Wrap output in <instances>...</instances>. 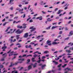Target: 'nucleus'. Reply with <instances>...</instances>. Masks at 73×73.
<instances>
[{"mask_svg":"<svg viewBox=\"0 0 73 73\" xmlns=\"http://www.w3.org/2000/svg\"><path fill=\"white\" fill-rule=\"evenodd\" d=\"M7 46H3L2 47V49H3L2 50L3 52H5V49H7Z\"/></svg>","mask_w":73,"mask_h":73,"instance_id":"obj_1","label":"nucleus"},{"mask_svg":"<svg viewBox=\"0 0 73 73\" xmlns=\"http://www.w3.org/2000/svg\"><path fill=\"white\" fill-rule=\"evenodd\" d=\"M28 37V33H25L24 35V37L27 38V37Z\"/></svg>","mask_w":73,"mask_h":73,"instance_id":"obj_2","label":"nucleus"},{"mask_svg":"<svg viewBox=\"0 0 73 73\" xmlns=\"http://www.w3.org/2000/svg\"><path fill=\"white\" fill-rule=\"evenodd\" d=\"M22 62H16L15 63H14L13 64V65H17V64H18V63H22Z\"/></svg>","mask_w":73,"mask_h":73,"instance_id":"obj_3","label":"nucleus"},{"mask_svg":"<svg viewBox=\"0 0 73 73\" xmlns=\"http://www.w3.org/2000/svg\"><path fill=\"white\" fill-rule=\"evenodd\" d=\"M35 57L32 58L31 59V61H32V62H36L37 61L35 60Z\"/></svg>","mask_w":73,"mask_h":73,"instance_id":"obj_4","label":"nucleus"},{"mask_svg":"<svg viewBox=\"0 0 73 73\" xmlns=\"http://www.w3.org/2000/svg\"><path fill=\"white\" fill-rule=\"evenodd\" d=\"M66 52H68V53H71V50H66Z\"/></svg>","mask_w":73,"mask_h":73,"instance_id":"obj_5","label":"nucleus"},{"mask_svg":"<svg viewBox=\"0 0 73 73\" xmlns=\"http://www.w3.org/2000/svg\"><path fill=\"white\" fill-rule=\"evenodd\" d=\"M21 23V21H18V22H16V21H14L13 22V24H15V23H16V24H17V23Z\"/></svg>","mask_w":73,"mask_h":73,"instance_id":"obj_6","label":"nucleus"},{"mask_svg":"<svg viewBox=\"0 0 73 73\" xmlns=\"http://www.w3.org/2000/svg\"><path fill=\"white\" fill-rule=\"evenodd\" d=\"M17 28H20V29H22L23 28V27L22 26H20V25H17Z\"/></svg>","mask_w":73,"mask_h":73,"instance_id":"obj_7","label":"nucleus"},{"mask_svg":"<svg viewBox=\"0 0 73 73\" xmlns=\"http://www.w3.org/2000/svg\"><path fill=\"white\" fill-rule=\"evenodd\" d=\"M25 46L26 48H31V47H32L31 45H29V46L28 45H26Z\"/></svg>","mask_w":73,"mask_h":73,"instance_id":"obj_8","label":"nucleus"},{"mask_svg":"<svg viewBox=\"0 0 73 73\" xmlns=\"http://www.w3.org/2000/svg\"><path fill=\"white\" fill-rule=\"evenodd\" d=\"M67 69L68 70H70V71H72V70H71L70 68H65L64 70L65 71H66V70Z\"/></svg>","mask_w":73,"mask_h":73,"instance_id":"obj_9","label":"nucleus"},{"mask_svg":"<svg viewBox=\"0 0 73 73\" xmlns=\"http://www.w3.org/2000/svg\"><path fill=\"white\" fill-rule=\"evenodd\" d=\"M63 10H59L58 11V12L57 13V14H60L61 12H62Z\"/></svg>","mask_w":73,"mask_h":73,"instance_id":"obj_10","label":"nucleus"},{"mask_svg":"<svg viewBox=\"0 0 73 73\" xmlns=\"http://www.w3.org/2000/svg\"><path fill=\"white\" fill-rule=\"evenodd\" d=\"M19 36H20V35H17L16 36V39H17V40H19V38H20L19 37Z\"/></svg>","mask_w":73,"mask_h":73,"instance_id":"obj_11","label":"nucleus"},{"mask_svg":"<svg viewBox=\"0 0 73 73\" xmlns=\"http://www.w3.org/2000/svg\"><path fill=\"white\" fill-rule=\"evenodd\" d=\"M2 56H4V58H5L7 56V53H5L3 54H2Z\"/></svg>","mask_w":73,"mask_h":73,"instance_id":"obj_12","label":"nucleus"},{"mask_svg":"<svg viewBox=\"0 0 73 73\" xmlns=\"http://www.w3.org/2000/svg\"><path fill=\"white\" fill-rule=\"evenodd\" d=\"M47 21H51L52 20V19H50V18H48L47 19Z\"/></svg>","mask_w":73,"mask_h":73,"instance_id":"obj_13","label":"nucleus"},{"mask_svg":"<svg viewBox=\"0 0 73 73\" xmlns=\"http://www.w3.org/2000/svg\"><path fill=\"white\" fill-rule=\"evenodd\" d=\"M68 45H70V46H73V43H72L71 42H70L69 43H68Z\"/></svg>","mask_w":73,"mask_h":73,"instance_id":"obj_14","label":"nucleus"},{"mask_svg":"<svg viewBox=\"0 0 73 73\" xmlns=\"http://www.w3.org/2000/svg\"><path fill=\"white\" fill-rule=\"evenodd\" d=\"M13 1H14V0H10L9 4H14L13 3H11V2Z\"/></svg>","mask_w":73,"mask_h":73,"instance_id":"obj_15","label":"nucleus"},{"mask_svg":"<svg viewBox=\"0 0 73 73\" xmlns=\"http://www.w3.org/2000/svg\"><path fill=\"white\" fill-rule=\"evenodd\" d=\"M41 37V36H39L36 37V38H35L36 39H37L38 40H39Z\"/></svg>","mask_w":73,"mask_h":73,"instance_id":"obj_16","label":"nucleus"},{"mask_svg":"<svg viewBox=\"0 0 73 73\" xmlns=\"http://www.w3.org/2000/svg\"><path fill=\"white\" fill-rule=\"evenodd\" d=\"M40 5H44V2H43V1H41Z\"/></svg>","mask_w":73,"mask_h":73,"instance_id":"obj_17","label":"nucleus"},{"mask_svg":"<svg viewBox=\"0 0 73 73\" xmlns=\"http://www.w3.org/2000/svg\"><path fill=\"white\" fill-rule=\"evenodd\" d=\"M12 73H19L17 72V71L14 70L12 72Z\"/></svg>","mask_w":73,"mask_h":73,"instance_id":"obj_18","label":"nucleus"},{"mask_svg":"<svg viewBox=\"0 0 73 73\" xmlns=\"http://www.w3.org/2000/svg\"><path fill=\"white\" fill-rule=\"evenodd\" d=\"M10 28H11V27H8L7 28L6 30L5 31V32H7L8 31V30H9V29H10Z\"/></svg>","mask_w":73,"mask_h":73,"instance_id":"obj_19","label":"nucleus"},{"mask_svg":"<svg viewBox=\"0 0 73 73\" xmlns=\"http://www.w3.org/2000/svg\"><path fill=\"white\" fill-rule=\"evenodd\" d=\"M10 28H11V27H8L7 28L6 30L5 31V32H7L8 31V30H9V29H10Z\"/></svg>","mask_w":73,"mask_h":73,"instance_id":"obj_20","label":"nucleus"},{"mask_svg":"<svg viewBox=\"0 0 73 73\" xmlns=\"http://www.w3.org/2000/svg\"><path fill=\"white\" fill-rule=\"evenodd\" d=\"M10 28H11V27H8L7 28L6 30L5 31V32H7L8 31V30H9V29H10Z\"/></svg>","mask_w":73,"mask_h":73,"instance_id":"obj_21","label":"nucleus"},{"mask_svg":"<svg viewBox=\"0 0 73 73\" xmlns=\"http://www.w3.org/2000/svg\"><path fill=\"white\" fill-rule=\"evenodd\" d=\"M10 28H11V27H8L7 28L6 30L5 31V32H7L8 31V30H9V29H10Z\"/></svg>","mask_w":73,"mask_h":73,"instance_id":"obj_22","label":"nucleus"},{"mask_svg":"<svg viewBox=\"0 0 73 73\" xmlns=\"http://www.w3.org/2000/svg\"><path fill=\"white\" fill-rule=\"evenodd\" d=\"M37 64L36 63H35L33 65V68H36V66H36V65H37Z\"/></svg>","mask_w":73,"mask_h":73,"instance_id":"obj_23","label":"nucleus"},{"mask_svg":"<svg viewBox=\"0 0 73 73\" xmlns=\"http://www.w3.org/2000/svg\"><path fill=\"white\" fill-rule=\"evenodd\" d=\"M36 30V28L33 29L32 30H31V32H32L33 31H35Z\"/></svg>","mask_w":73,"mask_h":73,"instance_id":"obj_24","label":"nucleus"},{"mask_svg":"<svg viewBox=\"0 0 73 73\" xmlns=\"http://www.w3.org/2000/svg\"><path fill=\"white\" fill-rule=\"evenodd\" d=\"M57 26H53L51 28V29H54V28H57Z\"/></svg>","mask_w":73,"mask_h":73,"instance_id":"obj_25","label":"nucleus"},{"mask_svg":"<svg viewBox=\"0 0 73 73\" xmlns=\"http://www.w3.org/2000/svg\"><path fill=\"white\" fill-rule=\"evenodd\" d=\"M51 42V41H50L49 40H47V41L46 42V43L48 44H49V43H50Z\"/></svg>","mask_w":73,"mask_h":73,"instance_id":"obj_26","label":"nucleus"},{"mask_svg":"<svg viewBox=\"0 0 73 73\" xmlns=\"http://www.w3.org/2000/svg\"><path fill=\"white\" fill-rule=\"evenodd\" d=\"M69 49L71 50H73V46L69 48Z\"/></svg>","mask_w":73,"mask_h":73,"instance_id":"obj_27","label":"nucleus"},{"mask_svg":"<svg viewBox=\"0 0 73 73\" xmlns=\"http://www.w3.org/2000/svg\"><path fill=\"white\" fill-rule=\"evenodd\" d=\"M19 31H20V30H17V31H16L15 32L17 34H19Z\"/></svg>","mask_w":73,"mask_h":73,"instance_id":"obj_28","label":"nucleus"},{"mask_svg":"<svg viewBox=\"0 0 73 73\" xmlns=\"http://www.w3.org/2000/svg\"><path fill=\"white\" fill-rule=\"evenodd\" d=\"M50 27H51V26H50L48 27H47L46 28V29H50Z\"/></svg>","mask_w":73,"mask_h":73,"instance_id":"obj_29","label":"nucleus"},{"mask_svg":"<svg viewBox=\"0 0 73 73\" xmlns=\"http://www.w3.org/2000/svg\"><path fill=\"white\" fill-rule=\"evenodd\" d=\"M45 66H46V65L44 64V65H42V68L43 69H44V68L45 67Z\"/></svg>","mask_w":73,"mask_h":73,"instance_id":"obj_30","label":"nucleus"},{"mask_svg":"<svg viewBox=\"0 0 73 73\" xmlns=\"http://www.w3.org/2000/svg\"><path fill=\"white\" fill-rule=\"evenodd\" d=\"M41 59L39 60H38L37 61V62L39 63H40V62H41Z\"/></svg>","mask_w":73,"mask_h":73,"instance_id":"obj_31","label":"nucleus"},{"mask_svg":"<svg viewBox=\"0 0 73 73\" xmlns=\"http://www.w3.org/2000/svg\"><path fill=\"white\" fill-rule=\"evenodd\" d=\"M24 11V9H22L21 10L20 9L19 11H18V12H21H21H22V11Z\"/></svg>","mask_w":73,"mask_h":73,"instance_id":"obj_32","label":"nucleus"},{"mask_svg":"<svg viewBox=\"0 0 73 73\" xmlns=\"http://www.w3.org/2000/svg\"><path fill=\"white\" fill-rule=\"evenodd\" d=\"M4 58H4L3 57V58L1 59L0 60V61H4Z\"/></svg>","mask_w":73,"mask_h":73,"instance_id":"obj_33","label":"nucleus"},{"mask_svg":"<svg viewBox=\"0 0 73 73\" xmlns=\"http://www.w3.org/2000/svg\"><path fill=\"white\" fill-rule=\"evenodd\" d=\"M20 60H21V61H24V59L23 58V59H18L19 61H20Z\"/></svg>","mask_w":73,"mask_h":73,"instance_id":"obj_34","label":"nucleus"},{"mask_svg":"<svg viewBox=\"0 0 73 73\" xmlns=\"http://www.w3.org/2000/svg\"><path fill=\"white\" fill-rule=\"evenodd\" d=\"M27 64H28L29 62H30V61H31V60H30V59H28L27 60Z\"/></svg>","mask_w":73,"mask_h":73,"instance_id":"obj_35","label":"nucleus"},{"mask_svg":"<svg viewBox=\"0 0 73 73\" xmlns=\"http://www.w3.org/2000/svg\"><path fill=\"white\" fill-rule=\"evenodd\" d=\"M52 44H54V45H56L57 44V42H54L52 43Z\"/></svg>","mask_w":73,"mask_h":73,"instance_id":"obj_36","label":"nucleus"},{"mask_svg":"<svg viewBox=\"0 0 73 73\" xmlns=\"http://www.w3.org/2000/svg\"><path fill=\"white\" fill-rule=\"evenodd\" d=\"M31 68H32V67L31 66H28L29 70V69H31Z\"/></svg>","mask_w":73,"mask_h":73,"instance_id":"obj_37","label":"nucleus"},{"mask_svg":"<svg viewBox=\"0 0 73 73\" xmlns=\"http://www.w3.org/2000/svg\"><path fill=\"white\" fill-rule=\"evenodd\" d=\"M42 16H40L37 17L36 19H40V18H42Z\"/></svg>","mask_w":73,"mask_h":73,"instance_id":"obj_38","label":"nucleus"},{"mask_svg":"<svg viewBox=\"0 0 73 73\" xmlns=\"http://www.w3.org/2000/svg\"><path fill=\"white\" fill-rule=\"evenodd\" d=\"M66 65H67V64H64V65L62 66V68H65V67L66 66Z\"/></svg>","mask_w":73,"mask_h":73,"instance_id":"obj_39","label":"nucleus"},{"mask_svg":"<svg viewBox=\"0 0 73 73\" xmlns=\"http://www.w3.org/2000/svg\"><path fill=\"white\" fill-rule=\"evenodd\" d=\"M42 13L43 14H46V12H44V11H42Z\"/></svg>","mask_w":73,"mask_h":73,"instance_id":"obj_40","label":"nucleus"},{"mask_svg":"<svg viewBox=\"0 0 73 73\" xmlns=\"http://www.w3.org/2000/svg\"><path fill=\"white\" fill-rule=\"evenodd\" d=\"M7 23H8V22H5V23H4L3 24V26H5V25H6V24Z\"/></svg>","mask_w":73,"mask_h":73,"instance_id":"obj_41","label":"nucleus"},{"mask_svg":"<svg viewBox=\"0 0 73 73\" xmlns=\"http://www.w3.org/2000/svg\"><path fill=\"white\" fill-rule=\"evenodd\" d=\"M68 39H69V37H67L65 39V40H68Z\"/></svg>","mask_w":73,"mask_h":73,"instance_id":"obj_42","label":"nucleus"},{"mask_svg":"<svg viewBox=\"0 0 73 73\" xmlns=\"http://www.w3.org/2000/svg\"><path fill=\"white\" fill-rule=\"evenodd\" d=\"M29 56H32V55H28L26 56V57L27 58V57H29Z\"/></svg>","mask_w":73,"mask_h":73,"instance_id":"obj_43","label":"nucleus"},{"mask_svg":"<svg viewBox=\"0 0 73 73\" xmlns=\"http://www.w3.org/2000/svg\"><path fill=\"white\" fill-rule=\"evenodd\" d=\"M59 59H60V58H59V57H58L57 59L55 58V60L56 61H57V60H59Z\"/></svg>","mask_w":73,"mask_h":73,"instance_id":"obj_44","label":"nucleus"},{"mask_svg":"<svg viewBox=\"0 0 73 73\" xmlns=\"http://www.w3.org/2000/svg\"><path fill=\"white\" fill-rule=\"evenodd\" d=\"M37 54H35L33 56L34 57H37Z\"/></svg>","mask_w":73,"mask_h":73,"instance_id":"obj_45","label":"nucleus"},{"mask_svg":"<svg viewBox=\"0 0 73 73\" xmlns=\"http://www.w3.org/2000/svg\"><path fill=\"white\" fill-rule=\"evenodd\" d=\"M26 15L25 14H24L23 18H25V17Z\"/></svg>","mask_w":73,"mask_h":73,"instance_id":"obj_46","label":"nucleus"},{"mask_svg":"<svg viewBox=\"0 0 73 73\" xmlns=\"http://www.w3.org/2000/svg\"><path fill=\"white\" fill-rule=\"evenodd\" d=\"M48 52L47 51H45L44 52V53H46V54L47 53H48Z\"/></svg>","mask_w":73,"mask_h":73,"instance_id":"obj_47","label":"nucleus"},{"mask_svg":"<svg viewBox=\"0 0 73 73\" xmlns=\"http://www.w3.org/2000/svg\"><path fill=\"white\" fill-rule=\"evenodd\" d=\"M31 19V17H29L28 19H27V21H29L30 19Z\"/></svg>","mask_w":73,"mask_h":73,"instance_id":"obj_48","label":"nucleus"},{"mask_svg":"<svg viewBox=\"0 0 73 73\" xmlns=\"http://www.w3.org/2000/svg\"><path fill=\"white\" fill-rule=\"evenodd\" d=\"M62 65V64H59V65H58V68H59V67H60V66H61Z\"/></svg>","mask_w":73,"mask_h":73,"instance_id":"obj_49","label":"nucleus"},{"mask_svg":"<svg viewBox=\"0 0 73 73\" xmlns=\"http://www.w3.org/2000/svg\"><path fill=\"white\" fill-rule=\"evenodd\" d=\"M22 32L23 31H19V34H20V33H22Z\"/></svg>","mask_w":73,"mask_h":73,"instance_id":"obj_50","label":"nucleus"},{"mask_svg":"<svg viewBox=\"0 0 73 73\" xmlns=\"http://www.w3.org/2000/svg\"><path fill=\"white\" fill-rule=\"evenodd\" d=\"M58 8H55V12H56V11H57V10H58Z\"/></svg>","mask_w":73,"mask_h":73,"instance_id":"obj_51","label":"nucleus"},{"mask_svg":"<svg viewBox=\"0 0 73 73\" xmlns=\"http://www.w3.org/2000/svg\"><path fill=\"white\" fill-rule=\"evenodd\" d=\"M51 50L52 51H55V49L54 48H52L51 49Z\"/></svg>","mask_w":73,"mask_h":73,"instance_id":"obj_52","label":"nucleus"},{"mask_svg":"<svg viewBox=\"0 0 73 73\" xmlns=\"http://www.w3.org/2000/svg\"><path fill=\"white\" fill-rule=\"evenodd\" d=\"M0 68H3L4 67V66H3V65H1L0 66Z\"/></svg>","mask_w":73,"mask_h":73,"instance_id":"obj_53","label":"nucleus"},{"mask_svg":"<svg viewBox=\"0 0 73 73\" xmlns=\"http://www.w3.org/2000/svg\"><path fill=\"white\" fill-rule=\"evenodd\" d=\"M43 40H44V38H42L41 39V40H40L39 41L40 42H41V41H42Z\"/></svg>","mask_w":73,"mask_h":73,"instance_id":"obj_54","label":"nucleus"},{"mask_svg":"<svg viewBox=\"0 0 73 73\" xmlns=\"http://www.w3.org/2000/svg\"><path fill=\"white\" fill-rule=\"evenodd\" d=\"M26 56H27V54H25L23 55L22 57H25Z\"/></svg>","mask_w":73,"mask_h":73,"instance_id":"obj_55","label":"nucleus"},{"mask_svg":"<svg viewBox=\"0 0 73 73\" xmlns=\"http://www.w3.org/2000/svg\"><path fill=\"white\" fill-rule=\"evenodd\" d=\"M45 58V56H43L41 58L42 59H44V58Z\"/></svg>","mask_w":73,"mask_h":73,"instance_id":"obj_56","label":"nucleus"},{"mask_svg":"<svg viewBox=\"0 0 73 73\" xmlns=\"http://www.w3.org/2000/svg\"><path fill=\"white\" fill-rule=\"evenodd\" d=\"M59 62H62V60L61 59H60L59 60Z\"/></svg>","mask_w":73,"mask_h":73,"instance_id":"obj_57","label":"nucleus"},{"mask_svg":"<svg viewBox=\"0 0 73 73\" xmlns=\"http://www.w3.org/2000/svg\"><path fill=\"white\" fill-rule=\"evenodd\" d=\"M29 22L30 23H32V22H33V20L32 19H31L30 20Z\"/></svg>","mask_w":73,"mask_h":73,"instance_id":"obj_58","label":"nucleus"},{"mask_svg":"<svg viewBox=\"0 0 73 73\" xmlns=\"http://www.w3.org/2000/svg\"><path fill=\"white\" fill-rule=\"evenodd\" d=\"M59 41V40L58 39H56L54 40V41Z\"/></svg>","mask_w":73,"mask_h":73,"instance_id":"obj_59","label":"nucleus"},{"mask_svg":"<svg viewBox=\"0 0 73 73\" xmlns=\"http://www.w3.org/2000/svg\"><path fill=\"white\" fill-rule=\"evenodd\" d=\"M68 7L66 6L64 8V10H66V9H68Z\"/></svg>","mask_w":73,"mask_h":73,"instance_id":"obj_60","label":"nucleus"},{"mask_svg":"<svg viewBox=\"0 0 73 73\" xmlns=\"http://www.w3.org/2000/svg\"><path fill=\"white\" fill-rule=\"evenodd\" d=\"M29 3V2H26L25 3V4H28Z\"/></svg>","mask_w":73,"mask_h":73,"instance_id":"obj_61","label":"nucleus"},{"mask_svg":"<svg viewBox=\"0 0 73 73\" xmlns=\"http://www.w3.org/2000/svg\"><path fill=\"white\" fill-rule=\"evenodd\" d=\"M62 31H60L59 32V34L60 35H61V34H62Z\"/></svg>","mask_w":73,"mask_h":73,"instance_id":"obj_62","label":"nucleus"},{"mask_svg":"<svg viewBox=\"0 0 73 73\" xmlns=\"http://www.w3.org/2000/svg\"><path fill=\"white\" fill-rule=\"evenodd\" d=\"M67 56H71V55H72V54H67Z\"/></svg>","mask_w":73,"mask_h":73,"instance_id":"obj_63","label":"nucleus"},{"mask_svg":"<svg viewBox=\"0 0 73 73\" xmlns=\"http://www.w3.org/2000/svg\"><path fill=\"white\" fill-rule=\"evenodd\" d=\"M59 19V17H56V19Z\"/></svg>","mask_w":73,"mask_h":73,"instance_id":"obj_64","label":"nucleus"}]
</instances>
